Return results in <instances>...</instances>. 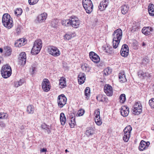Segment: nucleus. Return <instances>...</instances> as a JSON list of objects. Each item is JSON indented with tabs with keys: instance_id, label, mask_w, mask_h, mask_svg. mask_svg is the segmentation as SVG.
<instances>
[{
	"instance_id": "c756f323",
	"label": "nucleus",
	"mask_w": 154,
	"mask_h": 154,
	"mask_svg": "<svg viewBox=\"0 0 154 154\" xmlns=\"http://www.w3.org/2000/svg\"><path fill=\"white\" fill-rule=\"evenodd\" d=\"M35 110L34 107L33 105H29L27 106L26 111L29 114H32Z\"/></svg>"
},
{
	"instance_id": "13d9d810",
	"label": "nucleus",
	"mask_w": 154,
	"mask_h": 154,
	"mask_svg": "<svg viewBox=\"0 0 154 154\" xmlns=\"http://www.w3.org/2000/svg\"><path fill=\"white\" fill-rule=\"evenodd\" d=\"M47 151V149L46 148H43L41 149V152H45Z\"/></svg>"
},
{
	"instance_id": "6e6552de",
	"label": "nucleus",
	"mask_w": 154,
	"mask_h": 154,
	"mask_svg": "<svg viewBox=\"0 0 154 154\" xmlns=\"http://www.w3.org/2000/svg\"><path fill=\"white\" fill-rule=\"evenodd\" d=\"M42 87L45 92L49 91L51 88L50 84L48 80L47 79H43L42 83Z\"/></svg>"
},
{
	"instance_id": "423d86ee",
	"label": "nucleus",
	"mask_w": 154,
	"mask_h": 154,
	"mask_svg": "<svg viewBox=\"0 0 154 154\" xmlns=\"http://www.w3.org/2000/svg\"><path fill=\"white\" fill-rule=\"evenodd\" d=\"M66 101L67 98L64 94H62L58 96L57 103L58 106L60 108H62L65 106Z\"/></svg>"
},
{
	"instance_id": "393cba45",
	"label": "nucleus",
	"mask_w": 154,
	"mask_h": 154,
	"mask_svg": "<svg viewBox=\"0 0 154 154\" xmlns=\"http://www.w3.org/2000/svg\"><path fill=\"white\" fill-rule=\"evenodd\" d=\"M139 24L138 23L134 21L132 25V27L131 28V31L133 32L137 31L139 29Z\"/></svg>"
},
{
	"instance_id": "72a5a7b5",
	"label": "nucleus",
	"mask_w": 154,
	"mask_h": 154,
	"mask_svg": "<svg viewBox=\"0 0 154 154\" xmlns=\"http://www.w3.org/2000/svg\"><path fill=\"white\" fill-rule=\"evenodd\" d=\"M81 67L83 71L86 72H89L90 69V68L88 65L85 63L82 64Z\"/></svg>"
},
{
	"instance_id": "c03bdc74",
	"label": "nucleus",
	"mask_w": 154,
	"mask_h": 154,
	"mask_svg": "<svg viewBox=\"0 0 154 154\" xmlns=\"http://www.w3.org/2000/svg\"><path fill=\"white\" fill-rule=\"evenodd\" d=\"M72 118H73L72 117ZM75 118H72L70 122H69V125L71 128H73L75 124Z\"/></svg>"
},
{
	"instance_id": "680f3d73",
	"label": "nucleus",
	"mask_w": 154,
	"mask_h": 154,
	"mask_svg": "<svg viewBox=\"0 0 154 154\" xmlns=\"http://www.w3.org/2000/svg\"><path fill=\"white\" fill-rule=\"evenodd\" d=\"M2 60V58L1 56H0V64L1 63V61Z\"/></svg>"
},
{
	"instance_id": "5fc2aeb1",
	"label": "nucleus",
	"mask_w": 154,
	"mask_h": 154,
	"mask_svg": "<svg viewBox=\"0 0 154 154\" xmlns=\"http://www.w3.org/2000/svg\"><path fill=\"white\" fill-rule=\"evenodd\" d=\"M149 60L146 58H144L143 60L142 63L145 64H147L149 63Z\"/></svg>"
},
{
	"instance_id": "ddd939ff",
	"label": "nucleus",
	"mask_w": 154,
	"mask_h": 154,
	"mask_svg": "<svg viewBox=\"0 0 154 154\" xmlns=\"http://www.w3.org/2000/svg\"><path fill=\"white\" fill-rule=\"evenodd\" d=\"M19 64L24 65L26 63V54L25 52L21 53L18 57Z\"/></svg>"
},
{
	"instance_id": "f704fd0d",
	"label": "nucleus",
	"mask_w": 154,
	"mask_h": 154,
	"mask_svg": "<svg viewBox=\"0 0 154 154\" xmlns=\"http://www.w3.org/2000/svg\"><path fill=\"white\" fill-rule=\"evenodd\" d=\"M60 88H63L66 85V82L65 79H60Z\"/></svg>"
},
{
	"instance_id": "a18cd8bd",
	"label": "nucleus",
	"mask_w": 154,
	"mask_h": 154,
	"mask_svg": "<svg viewBox=\"0 0 154 154\" xmlns=\"http://www.w3.org/2000/svg\"><path fill=\"white\" fill-rule=\"evenodd\" d=\"M149 103L151 108L154 109V98L151 99L149 101Z\"/></svg>"
},
{
	"instance_id": "37998d69",
	"label": "nucleus",
	"mask_w": 154,
	"mask_h": 154,
	"mask_svg": "<svg viewBox=\"0 0 154 154\" xmlns=\"http://www.w3.org/2000/svg\"><path fill=\"white\" fill-rule=\"evenodd\" d=\"M8 117V115L4 112L0 113V119H6Z\"/></svg>"
},
{
	"instance_id": "4468645a",
	"label": "nucleus",
	"mask_w": 154,
	"mask_h": 154,
	"mask_svg": "<svg viewBox=\"0 0 154 154\" xmlns=\"http://www.w3.org/2000/svg\"><path fill=\"white\" fill-rule=\"evenodd\" d=\"M89 57L91 60L95 63H97L100 61L99 56L94 52L91 51L89 53Z\"/></svg>"
},
{
	"instance_id": "603ef678",
	"label": "nucleus",
	"mask_w": 154,
	"mask_h": 154,
	"mask_svg": "<svg viewBox=\"0 0 154 154\" xmlns=\"http://www.w3.org/2000/svg\"><path fill=\"white\" fill-rule=\"evenodd\" d=\"M24 40V39H20L19 41H18L17 43L18 44L20 45V46H21V45H23L25 42Z\"/></svg>"
},
{
	"instance_id": "0eeeda50",
	"label": "nucleus",
	"mask_w": 154,
	"mask_h": 154,
	"mask_svg": "<svg viewBox=\"0 0 154 154\" xmlns=\"http://www.w3.org/2000/svg\"><path fill=\"white\" fill-rule=\"evenodd\" d=\"M142 106L140 102H136L133 106V113L135 115H139L142 112Z\"/></svg>"
},
{
	"instance_id": "49530a36",
	"label": "nucleus",
	"mask_w": 154,
	"mask_h": 154,
	"mask_svg": "<svg viewBox=\"0 0 154 154\" xmlns=\"http://www.w3.org/2000/svg\"><path fill=\"white\" fill-rule=\"evenodd\" d=\"M85 110L82 109H80L78 112L77 115L78 116H82L84 113Z\"/></svg>"
},
{
	"instance_id": "7c9ffc66",
	"label": "nucleus",
	"mask_w": 154,
	"mask_h": 154,
	"mask_svg": "<svg viewBox=\"0 0 154 154\" xmlns=\"http://www.w3.org/2000/svg\"><path fill=\"white\" fill-rule=\"evenodd\" d=\"M121 11L122 14H126L128 12L129 10V8L127 5H124L121 7Z\"/></svg>"
},
{
	"instance_id": "09e8293b",
	"label": "nucleus",
	"mask_w": 154,
	"mask_h": 154,
	"mask_svg": "<svg viewBox=\"0 0 154 154\" xmlns=\"http://www.w3.org/2000/svg\"><path fill=\"white\" fill-rule=\"evenodd\" d=\"M39 0H29V3L30 5H33L36 4Z\"/></svg>"
},
{
	"instance_id": "4be33fe9",
	"label": "nucleus",
	"mask_w": 154,
	"mask_h": 154,
	"mask_svg": "<svg viewBox=\"0 0 154 154\" xmlns=\"http://www.w3.org/2000/svg\"><path fill=\"white\" fill-rule=\"evenodd\" d=\"M47 16V14L44 13L38 16L37 17V20L39 22L42 23L46 19Z\"/></svg>"
},
{
	"instance_id": "8fccbe9b",
	"label": "nucleus",
	"mask_w": 154,
	"mask_h": 154,
	"mask_svg": "<svg viewBox=\"0 0 154 154\" xmlns=\"http://www.w3.org/2000/svg\"><path fill=\"white\" fill-rule=\"evenodd\" d=\"M72 35L71 34H66L64 36V39H66L67 40H69L70 39L72 38Z\"/></svg>"
},
{
	"instance_id": "5701e85b",
	"label": "nucleus",
	"mask_w": 154,
	"mask_h": 154,
	"mask_svg": "<svg viewBox=\"0 0 154 154\" xmlns=\"http://www.w3.org/2000/svg\"><path fill=\"white\" fill-rule=\"evenodd\" d=\"M138 75L139 77L144 79L145 77H151V75L148 72H144L142 71H140L138 72Z\"/></svg>"
},
{
	"instance_id": "4c0bfd02",
	"label": "nucleus",
	"mask_w": 154,
	"mask_h": 154,
	"mask_svg": "<svg viewBox=\"0 0 154 154\" xmlns=\"http://www.w3.org/2000/svg\"><path fill=\"white\" fill-rule=\"evenodd\" d=\"M61 23L63 25L68 26L70 25V20L67 19L62 20Z\"/></svg>"
},
{
	"instance_id": "7ed1b4c3",
	"label": "nucleus",
	"mask_w": 154,
	"mask_h": 154,
	"mask_svg": "<svg viewBox=\"0 0 154 154\" xmlns=\"http://www.w3.org/2000/svg\"><path fill=\"white\" fill-rule=\"evenodd\" d=\"M83 7L87 13L90 14L93 11V5L91 0H82Z\"/></svg>"
},
{
	"instance_id": "f257e3e1",
	"label": "nucleus",
	"mask_w": 154,
	"mask_h": 154,
	"mask_svg": "<svg viewBox=\"0 0 154 154\" xmlns=\"http://www.w3.org/2000/svg\"><path fill=\"white\" fill-rule=\"evenodd\" d=\"M2 23L4 26L10 29L13 26L12 18L8 14H4L2 17Z\"/></svg>"
},
{
	"instance_id": "bb28decb",
	"label": "nucleus",
	"mask_w": 154,
	"mask_h": 154,
	"mask_svg": "<svg viewBox=\"0 0 154 154\" xmlns=\"http://www.w3.org/2000/svg\"><path fill=\"white\" fill-rule=\"evenodd\" d=\"M41 49V48L33 45L31 51V53L33 55H37L40 52Z\"/></svg>"
},
{
	"instance_id": "1a4fd4ad",
	"label": "nucleus",
	"mask_w": 154,
	"mask_h": 154,
	"mask_svg": "<svg viewBox=\"0 0 154 154\" xmlns=\"http://www.w3.org/2000/svg\"><path fill=\"white\" fill-rule=\"evenodd\" d=\"M80 23V21L75 16H72V19L70 20V25L75 28L78 27Z\"/></svg>"
},
{
	"instance_id": "3c124183",
	"label": "nucleus",
	"mask_w": 154,
	"mask_h": 154,
	"mask_svg": "<svg viewBox=\"0 0 154 154\" xmlns=\"http://www.w3.org/2000/svg\"><path fill=\"white\" fill-rule=\"evenodd\" d=\"M42 129L45 130H48L49 129L48 126H47V125L45 124H43L42 125Z\"/></svg>"
},
{
	"instance_id": "864d4df0",
	"label": "nucleus",
	"mask_w": 154,
	"mask_h": 154,
	"mask_svg": "<svg viewBox=\"0 0 154 154\" xmlns=\"http://www.w3.org/2000/svg\"><path fill=\"white\" fill-rule=\"evenodd\" d=\"M51 25L53 27H56L57 24V22L55 20H53L51 22Z\"/></svg>"
},
{
	"instance_id": "6ab92c4d",
	"label": "nucleus",
	"mask_w": 154,
	"mask_h": 154,
	"mask_svg": "<svg viewBox=\"0 0 154 154\" xmlns=\"http://www.w3.org/2000/svg\"><path fill=\"white\" fill-rule=\"evenodd\" d=\"M153 29L151 27H144L142 30V32L143 34L145 35H148L151 34Z\"/></svg>"
},
{
	"instance_id": "f03ea898",
	"label": "nucleus",
	"mask_w": 154,
	"mask_h": 154,
	"mask_svg": "<svg viewBox=\"0 0 154 154\" xmlns=\"http://www.w3.org/2000/svg\"><path fill=\"white\" fill-rule=\"evenodd\" d=\"M2 76L5 79L9 77L11 74V66L8 64L3 66L1 71Z\"/></svg>"
},
{
	"instance_id": "f3484780",
	"label": "nucleus",
	"mask_w": 154,
	"mask_h": 154,
	"mask_svg": "<svg viewBox=\"0 0 154 154\" xmlns=\"http://www.w3.org/2000/svg\"><path fill=\"white\" fill-rule=\"evenodd\" d=\"M109 3V0H103L100 2L98 8L100 11L105 10L107 7Z\"/></svg>"
},
{
	"instance_id": "e2e57ef3",
	"label": "nucleus",
	"mask_w": 154,
	"mask_h": 154,
	"mask_svg": "<svg viewBox=\"0 0 154 154\" xmlns=\"http://www.w3.org/2000/svg\"><path fill=\"white\" fill-rule=\"evenodd\" d=\"M21 128V129H24V126H21V128Z\"/></svg>"
},
{
	"instance_id": "aec40b11",
	"label": "nucleus",
	"mask_w": 154,
	"mask_h": 154,
	"mask_svg": "<svg viewBox=\"0 0 154 154\" xmlns=\"http://www.w3.org/2000/svg\"><path fill=\"white\" fill-rule=\"evenodd\" d=\"M78 78V81L79 84H82L85 82V75L84 73H79Z\"/></svg>"
},
{
	"instance_id": "c85d7f7f",
	"label": "nucleus",
	"mask_w": 154,
	"mask_h": 154,
	"mask_svg": "<svg viewBox=\"0 0 154 154\" xmlns=\"http://www.w3.org/2000/svg\"><path fill=\"white\" fill-rule=\"evenodd\" d=\"M60 120L61 124L63 125H64L66 123V119L64 113L62 112L60 115Z\"/></svg>"
},
{
	"instance_id": "20e7f679",
	"label": "nucleus",
	"mask_w": 154,
	"mask_h": 154,
	"mask_svg": "<svg viewBox=\"0 0 154 154\" xmlns=\"http://www.w3.org/2000/svg\"><path fill=\"white\" fill-rule=\"evenodd\" d=\"M48 51L49 54L55 57L59 56L61 54L59 49L57 47L53 46L48 47Z\"/></svg>"
},
{
	"instance_id": "4d7b16f0",
	"label": "nucleus",
	"mask_w": 154,
	"mask_h": 154,
	"mask_svg": "<svg viewBox=\"0 0 154 154\" xmlns=\"http://www.w3.org/2000/svg\"><path fill=\"white\" fill-rule=\"evenodd\" d=\"M16 32L17 33V34H19L20 33V29L19 26H18L16 28Z\"/></svg>"
},
{
	"instance_id": "39448f33",
	"label": "nucleus",
	"mask_w": 154,
	"mask_h": 154,
	"mask_svg": "<svg viewBox=\"0 0 154 154\" xmlns=\"http://www.w3.org/2000/svg\"><path fill=\"white\" fill-rule=\"evenodd\" d=\"M132 129V127L130 125L128 126L124 129V136L123 139L125 142H127L128 141L130 137V134Z\"/></svg>"
},
{
	"instance_id": "473e14b6",
	"label": "nucleus",
	"mask_w": 154,
	"mask_h": 154,
	"mask_svg": "<svg viewBox=\"0 0 154 154\" xmlns=\"http://www.w3.org/2000/svg\"><path fill=\"white\" fill-rule=\"evenodd\" d=\"M103 50L104 52L109 54H112L113 53L112 48L108 46L104 48Z\"/></svg>"
},
{
	"instance_id": "cd10ccee",
	"label": "nucleus",
	"mask_w": 154,
	"mask_h": 154,
	"mask_svg": "<svg viewBox=\"0 0 154 154\" xmlns=\"http://www.w3.org/2000/svg\"><path fill=\"white\" fill-rule=\"evenodd\" d=\"M94 133V129L90 127L88 128L86 131L85 134L87 136L89 137L93 135Z\"/></svg>"
},
{
	"instance_id": "052dcab7",
	"label": "nucleus",
	"mask_w": 154,
	"mask_h": 154,
	"mask_svg": "<svg viewBox=\"0 0 154 154\" xmlns=\"http://www.w3.org/2000/svg\"><path fill=\"white\" fill-rule=\"evenodd\" d=\"M0 52L1 53L3 52V49L2 48H0Z\"/></svg>"
},
{
	"instance_id": "2eb2a0df",
	"label": "nucleus",
	"mask_w": 154,
	"mask_h": 154,
	"mask_svg": "<svg viewBox=\"0 0 154 154\" xmlns=\"http://www.w3.org/2000/svg\"><path fill=\"white\" fill-rule=\"evenodd\" d=\"M150 143L149 142H146L143 140H142L140 143L138 147L139 150L140 151H143L148 148Z\"/></svg>"
},
{
	"instance_id": "a211bd4d",
	"label": "nucleus",
	"mask_w": 154,
	"mask_h": 154,
	"mask_svg": "<svg viewBox=\"0 0 154 154\" xmlns=\"http://www.w3.org/2000/svg\"><path fill=\"white\" fill-rule=\"evenodd\" d=\"M129 108L126 106H122L120 109L121 114L124 117L127 116L129 114Z\"/></svg>"
},
{
	"instance_id": "c9c22d12",
	"label": "nucleus",
	"mask_w": 154,
	"mask_h": 154,
	"mask_svg": "<svg viewBox=\"0 0 154 154\" xmlns=\"http://www.w3.org/2000/svg\"><path fill=\"white\" fill-rule=\"evenodd\" d=\"M90 88L87 87L85 90V95L86 97V98L88 99L90 96Z\"/></svg>"
},
{
	"instance_id": "a19ab883",
	"label": "nucleus",
	"mask_w": 154,
	"mask_h": 154,
	"mask_svg": "<svg viewBox=\"0 0 154 154\" xmlns=\"http://www.w3.org/2000/svg\"><path fill=\"white\" fill-rule=\"evenodd\" d=\"M24 82V80L23 79H20L19 81L15 82L14 83V85L16 87L21 85Z\"/></svg>"
},
{
	"instance_id": "de8ad7c7",
	"label": "nucleus",
	"mask_w": 154,
	"mask_h": 154,
	"mask_svg": "<svg viewBox=\"0 0 154 154\" xmlns=\"http://www.w3.org/2000/svg\"><path fill=\"white\" fill-rule=\"evenodd\" d=\"M103 72V74L104 75H107L111 73V71L109 70V68H106L104 70Z\"/></svg>"
},
{
	"instance_id": "e433bc0d",
	"label": "nucleus",
	"mask_w": 154,
	"mask_h": 154,
	"mask_svg": "<svg viewBox=\"0 0 154 154\" xmlns=\"http://www.w3.org/2000/svg\"><path fill=\"white\" fill-rule=\"evenodd\" d=\"M5 54L6 56H9L11 53V48L9 47H6L5 48Z\"/></svg>"
},
{
	"instance_id": "f8f14e48",
	"label": "nucleus",
	"mask_w": 154,
	"mask_h": 154,
	"mask_svg": "<svg viewBox=\"0 0 154 154\" xmlns=\"http://www.w3.org/2000/svg\"><path fill=\"white\" fill-rule=\"evenodd\" d=\"M95 122L96 124L98 126L101 125L102 124V122L100 117V109H97L95 111Z\"/></svg>"
},
{
	"instance_id": "a878e982",
	"label": "nucleus",
	"mask_w": 154,
	"mask_h": 154,
	"mask_svg": "<svg viewBox=\"0 0 154 154\" xmlns=\"http://www.w3.org/2000/svg\"><path fill=\"white\" fill-rule=\"evenodd\" d=\"M148 11L149 15L151 16H154V5L149 4L148 6Z\"/></svg>"
},
{
	"instance_id": "2f4dec72",
	"label": "nucleus",
	"mask_w": 154,
	"mask_h": 154,
	"mask_svg": "<svg viewBox=\"0 0 154 154\" xmlns=\"http://www.w3.org/2000/svg\"><path fill=\"white\" fill-rule=\"evenodd\" d=\"M42 41L40 39L36 40L34 43V46L38 47L41 49L42 47Z\"/></svg>"
},
{
	"instance_id": "79ce46f5",
	"label": "nucleus",
	"mask_w": 154,
	"mask_h": 154,
	"mask_svg": "<svg viewBox=\"0 0 154 154\" xmlns=\"http://www.w3.org/2000/svg\"><path fill=\"white\" fill-rule=\"evenodd\" d=\"M120 102L121 103H124L126 100L125 95V94H121L119 97Z\"/></svg>"
},
{
	"instance_id": "6e6d98bb",
	"label": "nucleus",
	"mask_w": 154,
	"mask_h": 154,
	"mask_svg": "<svg viewBox=\"0 0 154 154\" xmlns=\"http://www.w3.org/2000/svg\"><path fill=\"white\" fill-rule=\"evenodd\" d=\"M0 126L2 128H5V124L2 121L0 122Z\"/></svg>"
},
{
	"instance_id": "dca6fc26",
	"label": "nucleus",
	"mask_w": 154,
	"mask_h": 154,
	"mask_svg": "<svg viewBox=\"0 0 154 154\" xmlns=\"http://www.w3.org/2000/svg\"><path fill=\"white\" fill-rule=\"evenodd\" d=\"M104 91L108 96H111L113 94L112 88L109 85H105L104 88Z\"/></svg>"
},
{
	"instance_id": "0e129e2a",
	"label": "nucleus",
	"mask_w": 154,
	"mask_h": 154,
	"mask_svg": "<svg viewBox=\"0 0 154 154\" xmlns=\"http://www.w3.org/2000/svg\"><path fill=\"white\" fill-rule=\"evenodd\" d=\"M65 152H68V150L67 149H66L65 150Z\"/></svg>"
},
{
	"instance_id": "9b49d317",
	"label": "nucleus",
	"mask_w": 154,
	"mask_h": 154,
	"mask_svg": "<svg viewBox=\"0 0 154 154\" xmlns=\"http://www.w3.org/2000/svg\"><path fill=\"white\" fill-rule=\"evenodd\" d=\"M129 54V48L128 45L126 44L122 45L120 51L121 55L123 57H126Z\"/></svg>"
},
{
	"instance_id": "b1692460",
	"label": "nucleus",
	"mask_w": 154,
	"mask_h": 154,
	"mask_svg": "<svg viewBox=\"0 0 154 154\" xmlns=\"http://www.w3.org/2000/svg\"><path fill=\"white\" fill-rule=\"evenodd\" d=\"M119 78L120 82L121 83L125 82L127 81L125 73L123 71H122L119 73Z\"/></svg>"
},
{
	"instance_id": "bf43d9fd",
	"label": "nucleus",
	"mask_w": 154,
	"mask_h": 154,
	"mask_svg": "<svg viewBox=\"0 0 154 154\" xmlns=\"http://www.w3.org/2000/svg\"><path fill=\"white\" fill-rule=\"evenodd\" d=\"M152 89H153V91H152L153 93V94H154V84L152 86Z\"/></svg>"
},
{
	"instance_id": "58836bf2",
	"label": "nucleus",
	"mask_w": 154,
	"mask_h": 154,
	"mask_svg": "<svg viewBox=\"0 0 154 154\" xmlns=\"http://www.w3.org/2000/svg\"><path fill=\"white\" fill-rule=\"evenodd\" d=\"M120 41L118 40L114 39H113L112 43H113V46L114 48H116L119 45Z\"/></svg>"
},
{
	"instance_id": "412c9836",
	"label": "nucleus",
	"mask_w": 154,
	"mask_h": 154,
	"mask_svg": "<svg viewBox=\"0 0 154 154\" xmlns=\"http://www.w3.org/2000/svg\"><path fill=\"white\" fill-rule=\"evenodd\" d=\"M96 99L100 102L107 103L108 101V100L106 97L102 94H99L97 95L96 97Z\"/></svg>"
},
{
	"instance_id": "ea45409f",
	"label": "nucleus",
	"mask_w": 154,
	"mask_h": 154,
	"mask_svg": "<svg viewBox=\"0 0 154 154\" xmlns=\"http://www.w3.org/2000/svg\"><path fill=\"white\" fill-rule=\"evenodd\" d=\"M22 13V10L20 8H17L14 11V14L17 16L20 15Z\"/></svg>"
},
{
	"instance_id": "9d476101",
	"label": "nucleus",
	"mask_w": 154,
	"mask_h": 154,
	"mask_svg": "<svg viewBox=\"0 0 154 154\" xmlns=\"http://www.w3.org/2000/svg\"><path fill=\"white\" fill-rule=\"evenodd\" d=\"M122 35V30L118 29L115 30L112 34L113 39L120 41Z\"/></svg>"
}]
</instances>
